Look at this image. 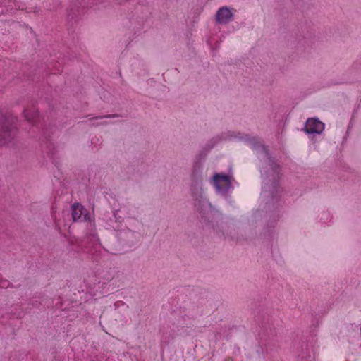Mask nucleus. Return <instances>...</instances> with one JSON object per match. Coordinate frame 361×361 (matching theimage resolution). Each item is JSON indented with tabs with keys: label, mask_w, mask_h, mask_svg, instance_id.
Wrapping results in <instances>:
<instances>
[{
	"label": "nucleus",
	"mask_w": 361,
	"mask_h": 361,
	"mask_svg": "<svg viewBox=\"0 0 361 361\" xmlns=\"http://www.w3.org/2000/svg\"><path fill=\"white\" fill-rule=\"evenodd\" d=\"M25 117H27V115L25 114ZM29 121H30V119L29 118H27Z\"/></svg>",
	"instance_id": "obj_5"
},
{
	"label": "nucleus",
	"mask_w": 361,
	"mask_h": 361,
	"mask_svg": "<svg viewBox=\"0 0 361 361\" xmlns=\"http://www.w3.org/2000/svg\"><path fill=\"white\" fill-rule=\"evenodd\" d=\"M233 16L232 11L228 8L223 7L217 12L216 20L219 23L229 21L232 20Z\"/></svg>",
	"instance_id": "obj_3"
},
{
	"label": "nucleus",
	"mask_w": 361,
	"mask_h": 361,
	"mask_svg": "<svg viewBox=\"0 0 361 361\" xmlns=\"http://www.w3.org/2000/svg\"><path fill=\"white\" fill-rule=\"evenodd\" d=\"M214 185L218 190H225L229 188L231 185L228 176L220 174H216L214 176Z\"/></svg>",
	"instance_id": "obj_2"
},
{
	"label": "nucleus",
	"mask_w": 361,
	"mask_h": 361,
	"mask_svg": "<svg viewBox=\"0 0 361 361\" xmlns=\"http://www.w3.org/2000/svg\"><path fill=\"white\" fill-rule=\"evenodd\" d=\"M82 214V206L80 204H74L72 206V217L74 221L79 220Z\"/></svg>",
	"instance_id": "obj_4"
},
{
	"label": "nucleus",
	"mask_w": 361,
	"mask_h": 361,
	"mask_svg": "<svg viewBox=\"0 0 361 361\" xmlns=\"http://www.w3.org/2000/svg\"><path fill=\"white\" fill-rule=\"evenodd\" d=\"M324 128V123L315 118H309L305 126V130L308 133H321Z\"/></svg>",
	"instance_id": "obj_1"
}]
</instances>
